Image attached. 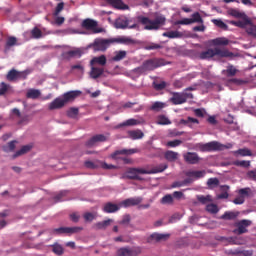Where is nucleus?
Wrapping results in <instances>:
<instances>
[{
  "instance_id": "7",
  "label": "nucleus",
  "mask_w": 256,
  "mask_h": 256,
  "mask_svg": "<svg viewBox=\"0 0 256 256\" xmlns=\"http://www.w3.org/2000/svg\"><path fill=\"white\" fill-rule=\"evenodd\" d=\"M132 20L128 19L125 16L117 18L114 22L115 29H139L137 23L131 24Z\"/></svg>"
},
{
  "instance_id": "15",
  "label": "nucleus",
  "mask_w": 256,
  "mask_h": 256,
  "mask_svg": "<svg viewBox=\"0 0 256 256\" xmlns=\"http://www.w3.org/2000/svg\"><path fill=\"white\" fill-rule=\"evenodd\" d=\"M183 157L184 161L186 163H189V165H197V163L201 161V158L195 152H187L186 154L183 155Z\"/></svg>"
},
{
  "instance_id": "64",
  "label": "nucleus",
  "mask_w": 256,
  "mask_h": 256,
  "mask_svg": "<svg viewBox=\"0 0 256 256\" xmlns=\"http://www.w3.org/2000/svg\"><path fill=\"white\" fill-rule=\"evenodd\" d=\"M248 179H251L252 181H256V170H250L247 172Z\"/></svg>"
},
{
  "instance_id": "46",
  "label": "nucleus",
  "mask_w": 256,
  "mask_h": 256,
  "mask_svg": "<svg viewBox=\"0 0 256 256\" xmlns=\"http://www.w3.org/2000/svg\"><path fill=\"white\" fill-rule=\"evenodd\" d=\"M144 49L146 51H155L157 49H163V45L152 42V43H149L148 45H146L144 47Z\"/></svg>"
},
{
  "instance_id": "32",
  "label": "nucleus",
  "mask_w": 256,
  "mask_h": 256,
  "mask_svg": "<svg viewBox=\"0 0 256 256\" xmlns=\"http://www.w3.org/2000/svg\"><path fill=\"white\" fill-rule=\"evenodd\" d=\"M234 155H240V157H253V152L249 148H241L233 152Z\"/></svg>"
},
{
  "instance_id": "51",
  "label": "nucleus",
  "mask_w": 256,
  "mask_h": 256,
  "mask_svg": "<svg viewBox=\"0 0 256 256\" xmlns=\"http://www.w3.org/2000/svg\"><path fill=\"white\" fill-rule=\"evenodd\" d=\"M84 221L91 223V221L97 219V214L92 212H86L83 214Z\"/></svg>"
},
{
  "instance_id": "54",
  "label": "nucleus",
  "mask_w": 256,
  "mask_h": 256,
  "mask_svg": "<svg viewBox=\"0 0 256 256\" xmlns=\"http://www.w3.org/2000/svg\"><path fill=\"white\" fill-rule=\"evenodd\" d=\"M234 165H236V167H244V168H249L251 167V161H247V160H242V161H235Z\"/></svg>"
},
{
  "instance_id": "25",
  "label": "nucleus",
  "mask_w": 256,
  "mask_h": 256,
  "mask_svg": "<svg viewBox=\"0 0 256 256\" xmlns=\"http://www.w3.org/2000/svg\"><path fill=\"white\" fill-rule=\"evenodd\" d=\"M63 107H65V101L63 98H56L49 104L48 109L50 111H54V109H63Z\"/></svg>"
},
{
  "instance_id": "1",
  "label": "nucleus",
  "mask_w": 256,
  "mask_h": 256,
  "mask_svg": "<svg viewBox=\"0 0 256 256\" xmlns=\"http://www.w3.org/2000/svg\"><path fill=\"white\" fill-rule=\"evenodd\" d=\"M167 167H168L167 164H160L150 170H149V166H147L146 168H129L126 171V177L127 179L142 181L143 178H141L139 175H155L157 173H163V171H165Z\"/></svg>"
},
{
  "instance_id": "33",
  "label": "nucleus",
  "mask_w": 256,
  "mask_h": 256,
  "mask_svg": "<svg viewBox=\"0 0 256 256\" xmlns=\"http://www.w3.org/2000/svg\"><path fill=\"white\" fill-rule=\"evenodd\" d=\"M127 57V51L119 50L114 52V56L112 57V61L119 62L123 61Z\"/></svg>"
},
{
  "instance_id": "48",
  "label": "nucleus",
  "mask_w": 256,
  "mask_h": 256,
  "mask_svg": "<svg viewBox=\"0 0 256 256\" xmlns=\"http://www.w3.org/2000/svg\"><path fill=\"white\" fill-rule=\"evenodd\" d=\"M77 115H79V108L72 107L67 111V116L70 119H77Z\"/></svg>"
},
{
  "instance_id": "53",
  "label": "nucleus",
  "mask_w": 256,
  "mask_h": 256,
  "mask_svg": "<svg viewBox=\"0 0 256 256\" xmlns=\"http://www.w3.org/2000/svg\"><path fill=\"white\" fill-rule=\"evenodd\" d=\"M213 45H229L227 38H216L212 40Z\"/></svg>"
},
{
  "instance_id": "34",
  "label": "nucleus",
  "mask_w": 256,
  "mask_h": 256,
  "mask_svg": "<svg viewBox=\"0 0 256 256\" xmlns=\"http://www.w3.org/2000/svg\"><path fill=\"white\" fill-rule=\"evenodd\" d=\"M214 57V51L213 49H208L206 51L200 52L198 55V58L204 61L205 59H213Z\"/></svg>"
},
{
  "instance_id": "41",
  "label": "nucleus",
  "mask_w": 256,
  "mask_h": 256,
  "mask_svg": "<svg viewBox=\"0 0 256 256\" xmlns=\"http://www.w3.org/2000/svg\"><path fill=\"white\" fill-rule=\"evenodd\" d=\"M112 41H114V43H124L125 45L134 43L133 39L129 37L112 38Z\"/></svg>"
},
{
  "instance_id": "22",
  "label": "nucleus",
  "mask_w": 256,
  "mask_h": 256,
  "mask_svg": "<svg viewBox=\"0 0 256 256\" xmlns=\"http://www.w3.org/2000/svg\"><path fill=\"white\" fill-rule=\"evenodd\" d=\"M221 73L228 79H231V77H235V75L239 73V69H237L233 64H229Z\"/></svg>"
},
{
  "instance_id": "31",
  "label": "nucleus",
  "mask_w": 256,
  "mask_h": 256,
  "mask_svg": "<svg viewBox=\"0 0 256 256\" xmlns=\"http://www.w3.org/2000/svg\"><path fill=\"white\" fill-rule=\"evenodd\" d=\"M128 136L130 139H133L134 141L137 139H143L145 137V134L141 130H130L128 131Z\"/></svg>"
},
{
  "instance_id": "47",
  "label": "nucleus",
  "mask_w": 256,
  "mask_h": 256,
  "mask_svg": "<svg viewBox=\"0 0 256 256\" xmlns=\"http://www.w3.org/2000/svg\"><path fill=\"white\" fill-rule=\"evenodd\" d=\"M212 23L216 25V27H219V29H223L224 31H227L229 29V26L223 22V20L214 19L212 20Z\"/></svg>"
},
{
  "instance_id": "28",
  "label": "nucleus",
  "mask_w": 256,
  "mask_h": 256,
  "mask_svg": "<svg viewBox=\"0 0 256 256\" xmlns=\"http://www.w3.org/2000/svg\"><path fill=\"white\" fill-rule=\"evenodd\" d=\"M11 93H13V87L5 82H1L0 97H3V95H9Z\"/></svg>"
},
{
  "instance_id": "49",
  "label": "nucleus",
  "mask_w": 256,
  "mask_h": 256,
  "mask_svg": "<svg viewBox=\"0 0 256 256\" xmlns=\"http://www.w3.org/2000/svg\"><path fill=\"white\" fill-rule=\"evenodd\" d=\"M246 33L256 38V25L250 22V25L246 27Z\"/></svg>"
},
{
  "instance_id": "56",
  "label": "nucleus",
  "mask_w": 256,
  "mask_h": 256,
  "mask_svg": "<svg viewBox=\"0 0 256 256\" xmlns=\"http://www.w3.org/2000/svg\"><path fill=\"white\" fill-rule=\"evenodd\" d=\"M153 87L156 91H163V89H165V87H167V82L162 81V82H153Z\"/></svg>"
},
{
  "instance_id": "61",
  "label": "nucleus",
  "mask_w": 256,
  "mask_h": 256,
  "mask_svg": "<svg viewBox=\"0 0 256 256\" xmlns=\"http://www.w3.org/2000/svg\"><path fill=\"white\" fill-rule=\"evenodd\" d=\"M206 211H208V213H219V208L217 207L216 204H208L206 206Z\"/></svg>"
},
{
  "instance_id": "17",
  "label": "nucleus",
  "mask_w": 256,
  "mask_h": 256,
  "mask_svg": "<svg viewBox=\"0 0 256 256\" xmlns=\"http://www.w3.org/2000/svg\"><path fill=\"white\" fill-rule=\"evenodd\" d=\"M186 177H191L193 181H197V179H203L205 175H207V171L205 170H189L185 173Z\"/></svg>"
},
{
  "instance_id": "52",
  "label": "nucleus",
  "mask_w": 256,
  "mask_h": 256,
  "mask_svg": "<svg viewBox=\"0 0 256 256\" xmlns=\"http://www.w3.org/2000/svg\"><path fill=\"white\" fill-rule=\"evenodd\" d=\"M238 195H240V197H243L244 199L245 197H249V195H251V188H241L240 190H238Z\"/></svg>"
},
{
  "instance_id": "13",
  "label": "nucleus",
  "mask_w": 256,
  "mask_h": 256,
  "mask_svg": "<svg viewBox=\"0 0 256 256\" xmlns=\"http://www.w3.org/2000/svg\"><path fill=\"white\" fill-rule=\"evenodd\" d=\"M107 141V136L103 134H98L92 136L88 141H86V147H95L97 143H105Z\"/></svg>"
},
{
  "instance_id": "2",
  "label": "nucleus",
  "mask_w": 256,
  "mask_h": 256,
  "mask_svg": "<svg viewBox=\"0 0 256 256\" xmlns=\"http://www.w3.org/2000/svg\"><path fill=\"white\" fill-rule=\"evenodd\" d=\"M137 21L144 26L146 31H159L161 27H164L167 22V18L163 15H157L153 20L146 16H138Z\"/></svg>"
},
{
  "instance_id": "63",
  "label": "nucleus",
  "mask_w": 256,
  "mask_h": 256,
  "mask_svg": "<svg viewBox=\"0 0 256 256\" xmlns=\"http://www.w3.org/2000/svg\"><path fill=\"white\" fill-rule=\"evenodd\" d=\"M183 143V141L181 140H172V141H168L167 142V147H179V145H181Z\"/></svg>"
},
{
  "instance_id": "44",
  "label": "nucleus",
  "mask_w": 256,
  "mask_h": 256,
  "mask_svg": "<svg viewBox=\"0 0 256 256\" xmlns=\"http://www.w3.org/2000/svg\"><path fill=\"white\" fill-rule=\"evenodd\" d=\"M15 145H17V141L13 140L3 146V151H5V153H11V151H15Z\"/></svg>"
},
{
  "instance_id": "27",
  "label": "nucleus",
  "mask_w": 256,
  "mask_h": 256,
  "mask_svg": "<svg viewBox=\"0 0 256 256\" xmlns=\"http://www.w3.org/2000/svg\"><path fill=\"white\" fill-rule=\"evenodd\" d=\"M105 1L112 7H115V9H129V6L123 3V0H105Z\"/></svg>"
},
{
  "instance_id": "55",
  "label": "nucleus",
  "mask_w": 256,
  "mask_h": 256,
  "mask_svg": "<svg viewBox=\"0 0 256 256\" xmlns=\"http://www.w3.org/2000/svg\"><path fill=\"white\" fill-rule=\"evenodd\" d=\"M131 223V215L125 214L120 221H118L119 225H129Z\"/></svg>"
},
{
  "instance_id": "10",
  "label": "nucleus",
  "mask_w": 256,
  "mask_h": 256,
  "mask_svg": "<svg viewBox=\"0 0 256 256\" xmlns=\"http://www.w3.org/2000/svg\"><path fill=\"white\" fill-rule=\"evenodd\" d=\"M141 247H122L117 250V256H137L141 255Z\"/></svg>"
},
{
  "instance_id": "35",
  "label": "nucleus",
  "mask_w": 256,
  "mask_h": 256,
  "mask_svg": "<svg viewBox=\"0 0 256 256\" xmlns=\"http://www.w3.org/2000/svg\"><path fill=\"white\" fill-rule=\"evenodd\" d=\"M111 223H113V220H111V219L104 220L102 222H98V223L94 224L93 228L96 230L107 229V227H109V225H111Z\"/></svg>"
},
{
  "instance_id": "39",
  "label": "nucleus",
  "mask_w": 256,
  "mask_h": 256,
  "mask_svg": "<svg viewBox=\"0 0 256 256\" xmlns=\"http://www.w3.org/2000/svg\"><path fill=\"white\" fill-rule=\"evenodd\" d=\"M29 151H31V146H22V148L13 155V158L21 157V155H25V153H29Z\"/></svg>"
},
{
  "instance_id": "16",
  "label": "nucleus",
  "mask_w": 256,
  "mask_h": 256,
  "mask_svg": "<svg viewBox=\"0 0 256 256\" xmlns=\"http://www.w3.org/2000/svg\"><path fill=\"white\" fill-rule=\"evenodd\" d=\"M169 234L153 233L148 239L147 243H160V241H167Z\"/></svg>"
},
{
  "instance_id": "20",
  "label": "nucleus",
  "mask_w": 256,
  "mask_h": 256,
  "mask_svg": "<svg viewBox=\"0 0 256 256\" xmlns=\"http://www.w3.org/2000/svg\"><path fill=\"white\" fill-rule=\"evenodd\" d=\"M170 101L173 105H183V103H186L182 92H172Z\"/></svg>"
},
{
  "instance_id": "45",
  "label": "nucleus",
  "mask_w": 256,
  "mask_h": 256,
  "mask_svg": "<svg viewBox=\"0 0 256 256\" xmlns=\"http://www.w3.org/2000/svg\"><path fill=\"white\" fill-rule=\"evenodd\" d=\"M32 39H41L43 37V32L38 27H34L31 30Z\"/></svg>"
},
{
  "instance_id": "4",
  "label": "nucleus",
  "mask_w": 256,
  "mask_h": 256,
  "mask_svg": "<svg viewBox=\"0 0 256 256\" xmlns=\"http://www.w3.org/2000/svg\"><path fill=\"white\" fill-rule=\"evenodd\" d=\"M134 153H137V149H122V150H116L114 153L111 154V159H114V161H123L124 165H130V163H133V161L126 157H121L119 155H134Z\"/></svg>"
},
{
  "instance_id": "24",
  "label": "nucleus",
  "mask_w": 256,
  "mask_h": 256,
  "mask_svg": "<svg viewBox=\"0 0 256 256\" xmlns=\"http://www.w3.org/2000/svg\"><path fill=\"white\" fill-rule=\"evenodd\" d=\"M90 77L91 79H99L105 73V69L103 67L90 66Z\"/></svg>"
},
{
  "instance_id": "38",
  "label": "nucleus",
  "mask_w": 256,
  "mask_h": 256,
  "mask_svg": "<svg viewBox=\"0 0 256 256\" xmlns=\"http://www.w3.org/2000/svg\"><path fill=\"white\" fill-rule=\"evenodd\" d=\"M220 189L223 193L218 194L217 199H229V193L227 192L229 191V186L223 185V186H220Z\"/></svg>"
},
{
  "instance_id": "12",
  "label": "nucleus",
  "mask_w": 256,
  "mask_h": 256,
  "mask_svg": "<svg viewBox=\"0 0 256 256\" xmlns=\"http://www.w3.org/2000/svg\"><path fill=\"white\" fill-rule=\"evenodd\" d=\"M252 223L253 222L251 220H247V219L238 221L236 223L237 229L234 230V233L236 235H243L244 233H248L249 230L247 228L251 227Z\"/></svg>"
},
{
  "instance_id": "62",
  "label": "nucleus",
  "mask_w": 256,
  "mask_h": 256,
  "mask_svg": "<svg viewBox=\"0 0 256 256\" xmlns=\"http://www.w3.org/2000/svg\"><path fill=\"white\" fill-rule=\"evenodd\" d=\"M63 9H65V2L58 3L54 11V16L58 17L59 13H61Z\"/></svg>"
},
{
  "instance_id": "36",
  "label": "nucleus",
  "mask_w": 256,
  "mask_h": 256,
  "mask_svg": "<svg viewBox=\"0 0 256 256\" xmlns=\"http://www.w3.org/2000/svg\"><path fill=\"white\" fill-rule=\"evenodd\" d=\"M163 37H168L169 39H181L183 37V33L179 31H169V32H164Z\"/></svg>"
},
{
  "instance_id": "58",
  "label": "nucleus",
  "mask_w": 256,
  "mask_h": 256,
  "mask_svg": "<svg viewBox=\"0 0 256 256\" xmlns=\"http://www.w3.org/2000/svg\"><path fill=\"white\" fill-rule=\"evenodd\" d=\"M219 185V178H209L207 181V186L210 189H213V187H217Z\"/></svg>"
},
{
  "instance_id": "30",
  "label": "nucleus",
  "mask_w": 256,
  "mask_h": 256,
  "mask_svg": "<svg viewBox=\"0 0 256 256\" xmlns=\"http://www.w3.org/2000/svg\"><path fill=\"white\" fill-rule=\"evenodd\" d=\"M164 157L166 161L173 163L174 161H177V159H179V153L168 150L165 152Z\"/></svg>"
},
{
  "instance_id": "8",
  "label": "nucleus",
  "mask_w": 256,
  "mask_h": 256,
  "mask_svg": "<svg viewBox=\"0 0 256 256\" xmlns=\"http://www.w3.org/2000/svg\"><path fill=\"white\" fill-rule=\"evenodd\" d=\"M98 26L99 23L91 18H87L82 22L83 29H86L87 31H92L94 34L105 33V28H101Z\"/></svg>"
},
{
  "instance_id": "3",
  "label": "nucleus",
  "mask_w": 256,
  "mask_h": 256,
  "mask_svg": "<svg viewBox=\"0 0 256 256\" xmlns=\"http://www.w3.org/2000/svg\"><path fill=\"white\" fill-rule=\"evenodd\" d=\"M167 65V61L163 58H151L142 63V69L147 73L148 71H155V69H159V67H165Z\"/></svg>"
},
{
  "instance_id": "18",
  "label": "nucleus",
  "mask_w": 256,
  "mask_h": 256,
  "mask_svg": "<svg viewBox=\"0 0 256 256\" xmlns=\"http://www.w3.org/2000/svg\"><path fill=\"white\" fill-rule=\"evenodd\" d=\"M143 202V198L141 197H135V198H128L126 200H123L121 202L122 207H135L137 205H140V203Z\"/></svg>"
},
{
  "instance_id": "40",
  "label": "nucleus",
  "mask_w": 256,
  "mask_h": 256,
  "mask_svg": "<svg viewBox=\"0 0 256 256\" xmlns=\"http://www.w3.org/2000/svg\"><path fill=\"white\" fill-rule=\"evenodd\" d=\"M139 123V120L131 118L120 124L118 127H133L135 125H139Z\"/></svg>"
},
{
  "instance_id": "29",
  "label": "nucleus",
  "mask_w": 256,
  "mask_h": 256,
  "mask_svg": "<svg viewBox=\"0 0 256 256\" xmlns=\"http://www.w3.org/2000/svg\"><path fill=\"white\" fill-rule=\"evenodd\" d=\"M144 73L146 72L143 66H139L129 72V77H131V79H138V77H141V75H144Z\"/></svg>"
},
{
  "instance_id": "42",
  "label": "nucleus",
  "mask_w": 256,
  "mask_h": 256,
  "mask_svg": "<svg viewBox=\"0 0 256 256\" xmlns=\"http://www.w3.org/2000/svg\"><path fill=\"white\" fill-rule=\"evenodd\" d=\"M251 20L247 19L245 21H232L231 24L235 25L236 27H240L241 29H246L247 30V26L250 25Z\"/></svg>"
},
{
  "instance_id": "6",
  "label": "nucleus",
  "mask_w": 256,
  "mask_h": 256,
  "mask_svg": "<svg viewBox=\"0 0 256 256\" xmlns=\"http://www.w3.org/2000/svg\"><path fill=\"white\" fill-rule=\"evenodd\" d=\"M113 43H115V40H113V38H97L90 45V47H92L94 51H107V49H109L110 45H113Z\"/></svg>"
},
{
  "instance_id": "57",
  "label": "nucleus",
  "mask_w": 256,
  "mask_h": 256,
  "mask_svg": "<svg viewBox=\"0 0 256 256\" xmlns=\"http://www.w3.org/2000/svg\"><path fill=\"white\" fill-rule=\"evenodd\" d=\"M237 215H239V212L226 211L223 214L222 219H235V217H237Z\"/></svg>"
},
{
  "instance_id": "37",
  "label": "nucleus",
  "mask_w": 256,
  "mask_h": 256,
  "mask_svg": "<svg viewBox=\"0 0 256 256\" xmlns=\"http://www.w3.org/2000/svg\"><path fill=\"white\" fill-rule=\"evenodd\" d=\"M27 99H39L41 97V91L37 89H29L26 93Z\"/></svg>"
},
{
  "instance_id": "11",
  "label": "nucleus",
  "mask_w": 256,
  "mask_h": 256,
  "mask_svg": "<svg viewBox=\"0 0 256 256\" xmlns=\"http://www.w3.org/2000/svg\"><path fill=\"white\" fill-rule=\"evenodd\" d=\"M192 23H203V18L199 12L192 14V18H184L175 22V25H192Z\"/></svg>"
},
{
  "instance_id": "14",
  "label": "nucleus",
  "mask_w": 256,
  "mask_h": 256,
  "mask_svg": "<svg viewBox=\"0 0 256 256\" xmlns=\"http://www.w3.org/2000/svg\"><path fill=\"white\" fill-rule=\"evenodd\" d=\"M7 81H17V79H27L26 72H19L15 69H12L8 72L6 76Z\"/></svg>"
},
{
  "instance_id": "26",
  "label": "nucleus",
  "mask_w": 256,
  "mask_h": 256,
  "mask_svg": "<svg viewBox=\"0 0 256 256\" xmlns=\"http://www.w3.org/2000/svg\"><path fill=\"white\" fill-rule=\"evenodd\" d=\"M102 211L104 213H117L119 211V205L113 202H107L104 204Z\"/></svg>"
},
{
  "instance_id": "21",
  "label": "nucleus",
  "mask_w": 256,
  "mask_h": 256,
  "mask_svg": "<svg viewBox=\"0 0 256 256\" xmlns=\"http://www.w3.org/2000/svg\"><path fill=\"white\" fill-rule=\"evenodd\" d=\"M97 65L105 67V65H107V57L105 55H100L90 60V66L97 67Z\"/></svg>"
},
{
  "instance_id": "43",
  "label": "nucleus",
  "mask_w": 256,
  "mask_h": 256,
  "mask_svg": "<svg viewBox=\"0 0 256 256\" xmlns=\"http://www.w3.org/2000/svg\"><path fill=\"white\" fill-rule=\"evenodd\" d=\"M160 203L162 205H173V195L167 194L161 198Z\"/></svg>"
},
{
  "instance_id": "9",
  "label": "nucleus",
  "mask_w": 256,
  "mask_h": 256,
  "mask_svg": "<svg viewBox=\"0 0 256 256\" xmlns=\"http://www.w3.org/2000/svg\"><path fill=\"white\" fill-rule=\"evenodd\" d=\"M83 231V227L74 226V227H60L52 230L53 235H75Z\"/></svg>"
},
{
  "instance_id": "19",
  "label": "nucleus",
  "mask_w": 256,
  "mask_h": 256,
  "mask_svg": "<svg viewBox=\"0 0 256 256\" xmlns=\"http://www.w3.org/2000/svg\"><path fill=\"white\" fill-rule=\"evenodd\" d=\"M81 95V91L75 90V91H69L63 94L62 100L64 101V104L69 103V101H75L77 97Z\"/></svg>"
},
{
  "instance_id": "5",
  "label": "nucleus",
  "mask_w": 256,
  "mask_h": 256,
  "mask_svg": "<svg viewBox=\"0 0 256 256\" xmlns=\"http://www.w3.org/2000/svg\"><path fill=\"white\" fill-rule=\"evenodd\" d=\"M233 144L228 143L227 145H223L217 141L208 142L206 144H202L200 149L201 151L211 152V151H223L224 149H231Z\"/></svg>"
},
{
  "instance_id": "50",
  "label": "nucleus",
  "mask_w": 256,
  "mask_h": 256,
  "mask_svg": "<svg viewBox=\"0 0 256 256\" xmlns=\"http://www.w3.org/2000/svg\"><path fill=\"white\" fill-rule=\"evenodd\" d=\"M157 123L158 125H171V120H169L165 115H160L158 116Z\"/></svg>"
},
{
  "instance_id": "60",
  "label": "nucleus",
  "mask_w": 256,
  "mask_h": 256,
  "mask_svg": "<svg viewBox=\"0 0 256 256\" xmlns=\"http://www.w3.org/2000/svg\"><path fill=\"white\" fill-rule=\"evenodd\" d=\"M66 55L68 57H81V55H83V53L81 52V50L76 49V50H70L66 53Z\"/></svg>"
},
{
  "instance_id": "23",
  "label": "nucleus",
  "mask_w": 256,
  "mask_h": 256,
  "mask_svg": "<svg viewBox=\"0 0 256 256\" xmlns=\"http://www.w3.org/2000/svg\"><path fill=\"white\" fill-rule=\"evenodd\" d=\"M214 57H221V58H227V57H234L235 55L233 52L227 50L226 48H214Z\"/></svg>"
},
{
  "instance_id": "59",
  "label": "nucleus",
  "mask_w": 256,
  "mask_h": 256,
  "mask_svg": "<svg viewBox=\"0 0 256 256\" xmlns=\"http://www.w3.org/2000/svg\"><path fill=\"white\" fill-rule=\"evenodd\" d=\"M189 123L199 124V120H197V118H193V117H188L186 120L185 119L180 120L181 125H189Z\"/></svg>"
}]
</instances>
